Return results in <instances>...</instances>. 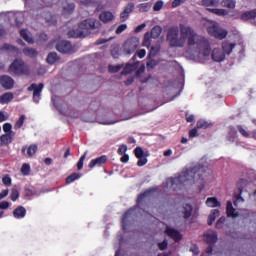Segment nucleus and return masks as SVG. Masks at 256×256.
<instances>
[{
    "label": "nucleus",
    "instance_id": "2",
    "mask_svg": "<svg viewBox=\"0 0 256 256\" xmlns=\"http://www.w3.org/2000/svg\"><path fill=\"white\" fill-rule=\"evenodd\" d=\"M188 181H193L194 184H197L199 191L205 188V181L200 170L196 167L186 170L182 175L176 178H172L171 185H183Z\"/></svg>",
    "mask_w": 256,
    "mask_h": 256
},
{
    "label": "nucleus",
    "instance_id": "16",
    "mask_svg": "<svg viewBox=\"0 0 256 256\" xmlns=\"http://www.w3.org/2000/svg\"><path fill=\"white\" fill-rule=\"evenodd\" d=\"M15 134L7 133L0 136V146L12 144Z\"/></svg>",
    "mask_w": 256,
    "mask_h": 256
},
{
    "label": "nucleus",
    "instance_id": "31",
    "mask_svg": "<svg viewBox=\"0 0 256 256\" xmlns=\"http://www.w3.org/2000/svg\"><path fill=\"white\" fill-rule=\"evenodd\" d=\"M193 206L191 204H185L183 206V217L184 219H189L192 216Z\"/></svg>",
    "mask_w": 256,
    "mask_h": 256
},
{
    "label": "nucleus",
    "instance_id": "1",
    "mask_svg": "<svg viewBox=\"0 0 256 256\" xmlns=\"http://www.w3.org/2000/svg\"><path fill=\"white\" fill-rule=\"evenodd\" d=\"M187 40L188 49L204 56L209 57L211 55V45L209 40L196 33L191 26H185L180 24L178 26H172L168 29L166 35V41L170 48H183Z\"/></svg>",
    "mask_w": 256,
    "mask_h": 256
},
{
    "label": "nucleus",
    "instance_id": "29",
    "mask_svg": "<svg viewBox=\"0 0 256 256\" xmlns=\"http://www.w3.org/2000/svg\"><path fill=\"white\" fill-rule=\"evenodd\" d=\"M211 127H213V124L209 123L208 121H206L204 119H200L196 123V128L197 129H209Z\"/></svg>",
    "mask_w": 256,
    "mask_h": 256
},
{
    "label": "nucleus",
    "instance_id": "30",
    "mask_svg": "<svg viewBox=\"0 0 256 256\" xmlns=\"http://www.w3.org/2000/svg\"><path fill=\"white\" fill-rule=\"evenodd\" d=\"M22 52L26 57H29V58H35L39 55V52L32 48H24Z\"/></svg>",
    "mask_w": 256,
    "mask_h": 256
},
{
    "label": "nucleus",
    "instance_id": "21",
    "mask_svg": "<svg viewBox=\"0 0 256 256\" xmlns=\"http://www.w3.org/2000/svg\"><path fill=\"white\" fill-rule=\"evenodd\" d=\"M256 18V8L250 11H246L240 15L242 21H248Z\"/></svg>",
    "mask_w": 256,
    "mask_h": 256
},
{
    "label": "nucleus",
    "instance_id": "45",
    "mask_svg": "<svg viewBox=\"0 0 256 256\" xmlns=\"http://www.w3.org/2000/svg\"><path fill=\"white\" fill-rule=\"evenodd\" d=\"M122 68H123L122 64H117L116 66H112V64H110L108 66V70L110 73H118Z\"/></svg>",
    "mask_w": 256,
    "mask_h": 256
},
{
    "label": "nucleus",
    "instance_id": "7",
    "mask_svg": "<svg viewBox=\"0 0 256 256\" xmlns=\"http://www.w3.org/2000/svg\"><path fill=\"white\" fill-rule=\"evenodd\" d=\"M140 41L137 37H132L128 39L124 45H123V51L127 55H131L136 52V50L139 48Z\"/></svg>",
    "mask_w": 256,
    "mask_h": 256
},
{
    "label": "nucleus",
    "instance_id": "60",
    "mask_svg": "<svg viewBox=\"0 0 256 256\" xmlns=\"http://www.w3.org/2000/svg\"><path fill=\"white\" fill-rule=\"evenodd\" d=\"M224 223H225V218H220L218 221H216V229H221Z\"/></svg>",
    "mask_w": 256,
    "mask_h": 256
},
{
    "label": "nucleus",
    "instance_id": "9",
    "mask_svg": "<svg viewBox=\"0 0 256 256\" xmlns=\"http://www.w3.org/2000/svg\"><path fill=\"white\" fill-rule=\"evenodd\" d=\"M165 234L170 237L175 243H179L183 239L181 232L175 228L166 227Z\"/></svg>",
    "mask_w": 256,
    "mask_h": 256
},
{
    "label": "nucleus",
    "instance_id": "63",
    "mask_svg": "<svg viewBox=\"0 0 256 256\" xmlns=\"http://www.w3.org/2000/svg\"><path fill=\"white\" fill-rule=\"evenodd\" d=\"M9 207H10V203L7 202V201H4V202H1V203H0V209H2V210H6V209H8Z\"/></svg>",
    "mask_w": 256,
    "mask_h": 256
},
{
    "label": "nucleus",
    "instance_id": "12",
    "mask_svg": "<svg viewBox=\"0 0 256 256\" xmlns=\"http://www.w3.org/2000/svg\"><path fill=\"white\" fill-rule=\"evenodd\" d=\"M134 8H135V5L132 2L128 3L125 6L124 11L120 14V18L122 22L126 21L129 18V15L130 13L133 12Z\"/></svg>",
    "mask_w": 256,
    "mask_h": 256
},
{
    "label": "nucleus",
    "instance_id": "35",
    "mask_svg": "<svg viewBox=\"0 0 256 256\" xmlns=\"http://www.w3.org/2000/svg\"><path fill=\"white\" fill-rule=\"evenodd\" d=\"M1 51L8 52V53H16L18 52L17 47L11 45V44H4L1 49Z\"/></svg>",
    "mask_w": 256,
    "mask_h": 256
},
{
    "label": "nucleus",
    "instance_id": "62",
    "mask_svg": "<svg viewBox=\"0 0 256 256\" xmlns=\"http://www.w3.org/2000/svg\"><path fill=\"white\" fill-rule=\"evenodd\" d=\"M158 54V52L155 50V47H151L150 52L148 54V58L151 59L152 57H155Z\"/></svg>",
    "mask_w": 256,
    "mask_h": 256
},
{
    "label": "nucleus",
    "instance_id": "22",
    "mask_svg": "<svg viewBox=\"0 0 256 256\" xmlns=\"http://www.w3.org/2000/svg\"><path fill=\"white\" fill-rule=\"evenodd\" d=\"M133 211H134L133 208H130L125 212V214H123L122 220H121L123 230L127 229L129 218L131 217Z\"/></svg>",
    "mask_w": 256,
    "mask_h": 256
},
{
    "label": "nucleus",
    "instance_id": "43",
    "mask_svg": "<svg viewBox=\"0 0 256 256\" xmlns=\"http://www.w3.org/2000/svg\"><path fill=\"white\" fill-rule=\"evenodd\" d=\"M151 194V190H146L145 192H143L142 194H140L137 198V205H140L141 203H143V200H145V198H147V196Z\"/></svg>",
    "mask_w": 256,
    "mask_h": 256
},
{
    "label": "nucleus",
    "instance_id": "6",
    "mask_svg": "<svg viewBox=\"0 0 256 256\" xmlns=\"http://www.w3.org/2000/svg\"><path fill=\"white\" fill-rule=\"evenodd\" d=\"M44 89V83H32L28 86L27 91L28 92H32L33 91V102L36 104H39L40 100H41V94L43 92Z\"/></svg>",
    "mask_w": 256,
    "mask_h": 256
},
{
    "label": "nucleus",
    "instance_id": "27",
    "mask_svg": "<svg viewBox=\"0 0 256 256\" xmlns=\"http://www.w3.org/2000/svg\"><path fill=\"white\" fill-rule=\"evenodd\" d=\"M20 36L29 44H34V39L31 37L27 29L20 30Z\"/></svg>",
    "mask_w": 256,
    "mask_h": 256
},
{
    "label": "nucleus",
    "instance_id": "42",
    "mask_svg": "<svg viewBox=\"0 0 256 256\" xmlns=\"http://www.w3.org/2000/svg\"><path fill=\"white\" fill-rule=\"evenodd\" d=\"M207 10H208L209 12L213 13V14L218 15V16H225V15H227V11L224 10V9H217V8L212 9V8H208Z\"/></svg>",
    "mask_w": 256,
    "mask_h": 256
},
{
    "label": "nucleus",
    "instance_id": "14",
    "mask_svg": "<svg viewBox=\"0 0 256 256\" xmlns=\"http://www.w3.org/2000/svg\"><path fill=\"white\" fill-rule=\"evenodd\" d=\"M26 215H27V210L24 206H17V208L13 210V217L15 219H23L26 217Z\"/></svg>",
    "mask_w": 256,
    "mask_h": 256
},
{
    "label": "nucleus",
    "instance_id": "47",
    "mask_svg": "<svg viewBox=\"0 0 256 256\" xmlns=\"http://www.w3.org/2000/svg\"><path fill=\"white\" fill-rule=\"evenodd\" d=\"M150 9H151V3H149V2L142 3L139 5L140 12H149Z\"/></svg>",
    "mask_w": 256,
    "mask_h": 256
},
{
    "label": "nucleus",
    "instance_id": "3",
    "mask_svg": "<svg viewBox=\"0 0 256 256\" xmlns=\"http://www.w3.org/2000/svg\"><path fill=\"white\" fill-rule=\"evenodd\" d=\"M101 23L96 19H86L79 24L77 30H70L68 38H85L89 36L93 30L99 29Z\"/></svg>",
    "mask_w": 256,
    "mask_h": 256
},
{
    "label": "nucleus",
    "instance_id": "4",
    "mask_svg": "<svg viewBox=\"0 0 256 256\" xmlns=\"http://www.w3.org/2000/svg\"><path fill=\"white\" fill-rule=\"evenodd\" d=\"M8 72L11 75L15 76H29L30 75V67L28 64H25L24 60H14L12 64H10L8 68Z\"/></svg>",
    "mask_w": 256,
    "mask_h": 256
},
{
    "label": "nucleus",
    "instance_id": "51",
    "mask_svg": "<svg viewBox=\"0 0 256 256\" xmlns=\"http://www.w3.org/2000/svg\"><path fill=\"white\" fill-rule=\"evenodd\" d=\"M86 155L87 153H85L84 155L81 156L80 160L78 161L77 163V168L78 170H82L83 169V166H84V161L86 159Z\"/></svg>",
    "mask_w": 256,
    "mask_h": 256
},
{
    "label": "nucleus",
    "instance_id": "23",
    "mask_svg": "<svg viewBox=\"0 0 256 256\" xmlns=\"http://www.w3.org/2000/svg\"><path fill=\"white\" fill-rule=\"evenodd\" d=\"M220 216V210H211L209 216H208V220H207V225L208 226H212L213 223L216 221L217 217Z\"/></svg>",
    "mask_w": 256,
    "mask_h": 256
},
{
    "label": "nucleus",
    "instance_id": "46",
    "mask_svg": "<svg viewBox=\"0 0 256 256\" xmlns=\"http://www.w3.org/2000/svg\"><path fill=\"white\" fill-rule=\"evenodd\" d=\"M20 197V192L18 189H12L11 194H10V199L13 202H16Z\"/></svg>",
    "mask_w": 256,
    "mask_h": 256
},
{
    "label": "nucleus",
    "instance_id": "32",
    "mask_svg": "<svg viewBox=\"0 0 256 256\" xmlns=\"http://www.w3.org/2000/svg\"><path fill=\"white\" fill-rule=\"evenodd\" d=\"M248 181L246 179H240L239 182L237 183V188L239 190V195L237 196V199H241V194L244 190V188L247 186Z\"/></svg>",
    "mask_w": 256,
    "mask_h": 256
},
{
    "label": "nucleus",
    "instance_id": "24",
    "mask_svg": "<svg viewBox=\"0 0 256 256\" xmlns=\"http://www.w3.org/2000/svg\"><path fill=\"white\" fill-rule=\"evenodd\" d=\"M100 20L104 23H109L114 20V15L109 11H104L100 14Z\"/></svg>",
    "mask_w": 256,
    "mask_h": 256
},
{
    "label": "nucleus",
    "instance_id": "36",
    "mask_svg": "<svg viewBox=\"0 0 256 256\" xmlns=\"http://www.w3.org/2000/svg\"><path fill=\"white\" fill-rule=\"evenodd\" d=\"M152 38L153 37L151 36V34L149 32L145 33L142 46L149 49L151 47V39Z\"/></svg>",
    "mask_w": 256,
    "mask_h": 256
},
{
    "label": "nucleus",
    "instance_id": "8",
    "mask_svg": "<svg viewBox=\"0 0 256 256\" xmlns=\"http://www.w3.org/2000/svg\"><path fill=\"white\" fill-rule=\"evenodd\" d=\"M55 49L62 54H71L73 53V47L69 41H59Z\"/></svg>",
    "mask_w": 256,
    "mask_h": 256
},
{
    "label": "nucleus",
    "instance_id": "50",
    "mask_svg": "<svg viewBox=\"0 0 256 256\" xmlns=\"http://www.w3.org/2000/svg\"><path fill=\"white\" fill-rule=\"evenodd\" d=\"M134 154L136 156V158H142L145 155V152L143 151V148L141 147H136L134 150Z\"/></svg>",
    "mask_w": 256,
    "mask_h": 256
},
{
    "label": "nucleus",
    "instance_id": "13",
    "mask_svg": "<svg viewBox=\"0 0 256 256\" xmlns=\"http://www.w3.org/2000/svg\"><path fill=\"white\" fill-rule=\"evenodd\" d=\"M108 158L106 155H102L96 159L91 160L89 163V168L93 169L95 166L101 167L107 162Z\"/></svg>",
    "mask_w": 256,
    "mask_h": 256
},
{
    "label": "nucleus",
    "instance_id": "48",
    "mask_svg": "<svg viewBox=\"0 0 256 256\" xmlns=\"http://www.w3.org/2000/svg\"><path fill=\"white\" fill-rule=\"evenodd\" d=\"M168 246H169V242L167 239H164L162 242H159L158 243V249L160 251H165L168 249Z\"/></svg>",
    "mask_w": 256,
    "mask_h": 256
},
{
    "label": "nucleus",
    "instance_id": "53",
    "mask_svg": "<svg viewBox=\"0 0 256 256\" xmlns=\"http://www.w3.org/2000/svg\"><path fill=\"white\" fill-rule=\"evenodd\" d=\"M238 131L241 133V135H243V137H250V133L248 131H246L241 125L237 126Z\"/></svg>",
    "mask_w": 256,
    "mask_h": 256
},
{
    "label": "nucleus",
    "instance_id": "55",
    "mask_svg": "<svg viewBox=\"0 0 256 256\" xmlns=\"http://www.w3.org/2000/svg\"><path fill=\"white\" fill-rule=\"evenodd\" d=\"M194 137H198V128L197 127L189 130V138L194 139Z\"/></svg>",
    "mask_w": 256,
    "mask_h": 256
},
{
    "label": "nucleus",
    "instance_id": "25",
    "mask_svg": "<svg viewBox=\"0 0 256 256\" xmlns=\"http://www.w3.org/2000/svg\"><path fill=\"white\" fill-rule=\"evenodd\" d=\"M163 32V28L159 25H156L151 29V32L149 33L152 39H158Z\"/></svg>",
    "mask_w": 256,
    "mask_h": 256
},
{
    "label": "nucleus",
    "instance_id": "37",
    "mask_svg": "<svg viewBox=\"0 0 256 256\" xmlns=\"http://www.w3.org/2000/svg\"><path fill=\"white\" fill-rule=\"evenodd\" d=\"M135 70V64H126V66L123 68L121 75H129Z\"/></svg>",
    "mask_w": 256,
    "mask_h": 256
},
{
    "label": "nucleus",
    "instance_id": "57",
    "mask_svg": "<svg viewBox=\"0 0 256 256\" xmlns=\"http://www.w3.org/2000/svg\"><path fill=\"white\" fill-rule=\"evenodd\" d=\"M137 165L139 167L145 166V164L148 162V160L143 156L142 158H138Z\"/></svg>",
    "mask_w": 256,
    "mask_h": 256
},
{
    "label": "nucleus",
    "instance_id": "40",
    "mask_svg": "<svg viewBox=\"0 0 256 256\" xmlns=\"http://www.w3.org/2000/svg\"><path fill=\"white\" fill-rule=\"evenodd\" d=\"M45 22L48 24V25H52V26H55L57 24V19H56V16L48 13L45 17Z\"/></svg>",
    "mask_w": 256,
    "mask_h": 256
},
{
    "label": "nucleus",
    "instance_id": "33",
    "mask_svg": "<svg viewBox=\"0 0 256 256\" xmlns=\"http://www.w3.org/2000/svg\"><path fill=\"white\" fill-rule=\"evenodd\" d=\"M82 177L81 173H72L66 177V184H71Z\"/></svg>",
    "mask_w": 256,
    "mask_h": 256
},
{
    "label": "nucleus",
    "instance_id": "11",
    "mask_svg": "<svg viewBox=\"0 0 256 256\" xmlns=\"http://www.w3.org/2000/svg\"><path fill=\"white\" fill-rule=\"evenodd\" d=\"M211 58L214 62H223L226 58L224 52H222L220 49H213L211 52Z\"/></svg>",
    "mask_w": 256,
    "mask_h": 256
},
{
    "label": "nucleus",
    "instance_id": "15",
    "mask_svg": "<svg viewBox=\"0 0 256 256\" xmlns=\"http://www.w3.org/2000/svg\"><path fill=\"white\" fill-rule=\"evenodd\" d=\"M204 241L206 244L208 245H214L217 243L218 241V235L216 232H212V233H205L204 234Z\"/></svg>",
    "mask_w": 256,
    "mask_h": 256
},
{
    "label": "nucleus",
    "instance_id": "39",
    "mask_svg": "<svg viewBox=\"0 0 256 256\" xmlns=\"http://www.w3.org/2000/svg\"><path fill=\"white\" fill-rule=\"evenodd\" d=\"M222 7L234 9L236 7V0H222Z\"/></svg>",
    "mask_w": 256,
    "mask_h": 256
},
{
    "label": "nucleus",
    "instance_id": "18",
    "mask_svg": "<svg viewBox=\"0 0 256 256\" xmlns=\"http://www.w3.org/2000/svg\"><path fill=\"white\" fill-rule=\"evenodd\" d=\"M14 100L13 92H5L0 96V104L5 105L9 104Z\"/></svg>",
    "mask_w": 256,
    "mask_h": 256
},
{
    "label": "nucleus",
    "instance_id": "44",
    "mask_svg": "<svg viewBox=\"0 0 256 256\" xmlns=\"http://www.w3.org/2000/svg\"><path fill=\"white\" fill-rule=\"evenodd\" d=\"M13 129V126L11 123H5L3 124V131L5 134H12V135H15V132L12 130Z\"/></svg>",
    "mask_w": 256,
    "mask_h": 256
},
{
    "label": "nucleus",
    "instance_id": "52",
    "mask_svg": "<svg viewBox=\"0 0 256 256\" xmlns=\"http://www.w3.org/2000/svg\"><path fill=\"white\" fill-rule=\"evenodd\" d=\"M2 182L5 186L9 187L12 185V178L9 175L3 177Z\"/></svg>",
    "mask_w": 256,
    "mask_h": 256
},
{
    "label": "nucleus",
    "instance_id": "54",
    "mask_svg": "<svg viewBox=\"0 0 256 256\" xmlns=\"http://www.w3.org/2000/svg\"><path fill=\"white\" fill-rule=\"evenodd\" d=\"M163 6H164V2L161 1V0H159V1H157V2L154 4L153 10H154V11H160V10L163 8Z\"/></svg>",
    "mask_w": 256,
    "mask_h": 256
},
{
    "label": "nucleus",
    "instance_id": "5",
    "mask_svg": "<svg viewBox=\"0 0 256 256\" xmlns=\"http://www.w3.org/2000/svg\"><path fill=\"white\" fill-rule=\"evenodd\" d=\"M206 31L210 36L218 40H224L228 35V31L220 27L218 23H213L210 26H207Z\"/></svg>",
    "mask_w": 256,
    "mask_h": 256
},
{
    "label": "nucleus",
    "instance_id": "20",
    "mask_svg": "<svg viewBox=\"0 0 256 256\" xmlns=\"http://www.w3.org/2000/svg\"><path fill=\"white\" fill-rule=\"evenodd\" d=\"M226 215L232 218H237L239 216V214L234 209L231 201H228V203H226Z\"/></svg>",
    "mask_w": 256,
    "mask_h": 256
},
{
    "label": "nucleus",
    "instance_id": "19",
    "mask_svg": "<svg viewBox=\"0 0 256 256\" xmlns=\"http://www.w3.org/2000/svg\"><path fill=\"white\" fill-rule=\"evenodd\" d=\"M235 43H230L229 41H224L222 43V53L226 55H230L233 52V49L235 48Z\"/></svg>",
    "mask_w": 256,
    "mask_h": 256
},
{
    "label": "nucleus",
    "instance_id": "34",
    "mask_svg": "<svg viewBox=\"0 0 256 256\" xmlns=\"http://www.w3.org/2000/svg\"><path fill=\"white\" fill-rule=\"evenodd\" d=\"M237 137H238L237 130H235L234 128H231L230 131L228 132V136H226V139H228L230 143H234Z\"/></svg>",
    "mask_w": 256,
    "mask_h": 256
},
{
    "label": "nucleus",
    "instance_id": "28",
    "mask_svg": "<svg viewBox=\"0 0 256 256\" xmlns=\"http://www.w3.org/2000/svg\"><path fill=\"white\" fill-rule=\"evenodd\" d=\"M206 206L210 208L221 207V203L218 201L216 197L207 198Z\"/></svg>",
    "mask_w": 256,
    "mask_h": 256
},
{
    "label": "nucleus",
    "instance_id": "61",
    "mask_svg": "<svg viewBox=\"0 0 256 256\" xmlns=\"http://www.w3.org/2000/svg\"><path fill=\"white\" fill-rule=\"evenodd\" d=\"M127 29V25L126 24H122L120 25L117 30H116V34H121L123 31H125Z\"/></svg>",
    "mask_w": 256,
    "mask_h": 256
},
{
    "label": "nucleus",
    "instance_id": "59",
    "mask_svg": "<svg viewBox=\"0 0 256 256\" xmlns=\"http://www.w3.org/2000/svg\"><path fill=\"white\" fill-rule=\"evenodd\" d=\"M126 151H127V146L125 144H122V145H120V147L118 149V154L123 155V154H125Z\"/></svg>",
    "mask_w": 256,
    "mask_h": 256
},
{
    "label": "nucleus",
    "instance_id": "17",
    "mask_svg": "<svg viewBox=\"0 0 256 256\" xmlns=\"http://www.w3.org/2000/svg\"><path fill=\"white\" fill-rule=\"evenodd\" d=\"M26 150H27V156L33 157L36 154V152L38 151V145L31 144L29 147L23 146L21 149L22 154H26Z\"/></svg>",
    "mask_w": 256,
    "mask_h": 256
},
{
    "label": "nucleus",
    "instance_id": "56",
    "mask_svg": "<svg viewBox=\"0 0 256 256\" xmlns=\"http://www.w3.org/2000/svg\"><path fill=\"white\" fill-rule=\"evenodd\" d=\"M187 0H173L172 1V8H177L180 5L184 4Z\"/></svg>",
    "mask_w": 256,
    "mask_h": 256
},
{
    "label": "nucleus",
    "instance_id": "10",
    "mask_svg": "<svg viewBox=\"0 0 256 256\" xmlns=\"http://www.w3.org/2000/svg\"><path fill=\"white\" fill-rule=\"evenodd\" d=\"M0 84L5 90H12L15 86V80L9 75L0 76Z\"/></svg>",
    "mask_w": 256,
    "mask_h": 256
},
{
    "label": "nucleus",
    "instance_id": "64",
    "mask_svg": "<svg viewBox=\"0 0 256 256\" xmlns=\"http://www.w3.org/2000/svg\"><path fill=\"white\" fill-rule=\"evenodd\" d=\"M147 25H145V23L139 25L138 27L135 28L134 32L135 33H140L141 31H143V29H145Z\"/></svg>",
    "mask_w": 256,
    "mask_h": 256
},
{
    "label": "nucleus",
    "instance_id": "26",
    "mask_svg": "<svg viewBox=\"0 0 256 256\" xmlns=\"http://www.w3.org/2000/svg\"><path fill=\"white\" fill-rule=\"evenodd\" d=\"M59 59H60V58H59L57 52H49V54H47L46 62H47L49 65H53V64H55Z\"/></svg>",
    "mask_w": 256,
    "mask_h": 256
},
{
    "label": "nucleus",
    "instance_id": "58",
    "mask_svg": "<svg viewBox=\"0 0 256 256\" xmlns=\"http://www.w3.org/2000/svg\"><path fill=\"white\" fill-rule=\"evenodd\" d=\"M136 55L140 58L143 59L145 58V56L147 55V51H145V49H141L138 52H136Z\"/></svg>",
    "mask_w": 256,
    "mask_h": 256
},
{
    "label": "nucleus",
    "instance_id": "41",
    "mask_svg": "<svg viewBox=\"0 0 256 256\" xmlns=\"http://www.w3.org/2000/svg\"><path fill=\"white\" fill-rule=\"evenodd\" d=\"M25 120H26V116L21 115L20 118L16 121L14 125V129H21L24 126Z\"/></svg>",
    "mask_w": 256,
    "mask_h": 256
},
{
    "label": "nucleus",
    "instance_id": "38",
    "mask_svg": "<svg viewBox=\"0 0 256 256\" xmlns=\"http://www.w3.org/2000/svg\"><path fill=\"white\" fill-rule=\"evenodd\" d=\"M220 0H202L201 4L205 7H217Z\"/></svg>",
    "mask_w": 256,
    "mask_h": 256
},
{
    "label": "nucleus",
    "instance_id": "49",
    "mask_svg": "<svg viewBox=\"0 0 256 256\" xmlns=\"http://www.w3.org/2000/svg\"><path fill=\"white\" fill-rule=\"evenodd\" d=\"M30 171H31V167L29 164L25 163L22 165L21 167V173L23 175H29L30 174Z\"/></svg>",
    "mask_w": 256,
    "mask_h": 256
}]
</instances>
